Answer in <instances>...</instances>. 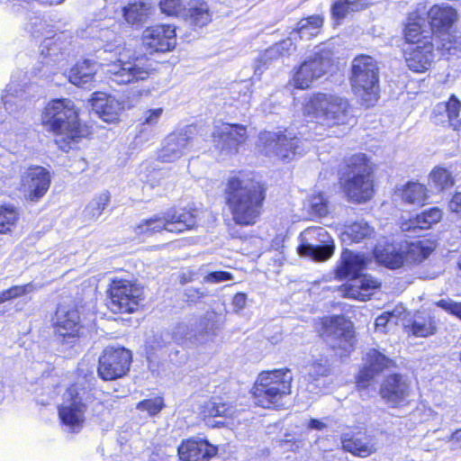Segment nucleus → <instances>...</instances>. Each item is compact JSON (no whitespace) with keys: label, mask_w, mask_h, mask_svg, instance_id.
<instances>
[{"label":"nucleus","mask_w":461,"mask_h":461,"mask_svg":"<svg viewBox=\"0 0 461 461\" xmlns=\"http://www.w3.org/2000/svg\"><path fill=\"white\" fill-rule=\"evenodd\" d=\"M264 199L265 188L259 182L240 176L228 181L227 204L237 224H254L260 215Z\"/></svg>","instance_id":"1"},{"label":"nucleus","mask_w":461,"mask_h":461,"mask_svg":"<svg viewBox=\"0 0 461 461\" xmlns=\"http://www.w3.org/2000/svg\"><path fill=\"white\" fill-rule=\"evenodd\" d=\"M63 400L59 415L63 424L73 432L83 427L86 419L99 417L104 411V405L95 392L79 382L67 389Z\"/></svg>","instance_id":"2"},{"label":"nucleus","mask_w":461,"mask_h":461,"mask_svg":"<svg viewBox=\"0 0 461 461\" xmlns=\"http://www.w3.org/2000/svg\"><path fill=\"white\" fill-rule=\"evenodd\" d=\"M372 165L364 153H357L346 161V168L340 177L343 192L348 199L365 203L373 196Z\"/></svg>","instance_id":"3"},{"label":"nucleus","mask_w":461,"mask_h":461,"mask_svg":"<svg viewBox=\"0 0 461 461\" xmlns=\"http://www.w3.org/2000/svg\"><path fill=\"white\" fill-rule=\"evenodd\" d=\"M122 50L121 44L116 45L114 49L107 45L105 51H113L119 56L114 61L106 65L107 78L116 85L133 86L147 81L154 70L150 59L145 55H133L124 59Z\"/></svg>","instance_id":"4"},{"label":"nucleus","mask_w":461,"mask_h":461,"mask_svg":"<svg viewBox=\"0 0 461 461\" xmlns=\"http://www.w3.org/2000/svg\"><path fill=\"white\" fill-rule=\"evenodd\" d=\"M404 37L407 42L413 45L405 52L408 68L414 72L429 69L435 59V51L438 52L436 41L430 40L431 32L422 31L419 22H409L404 30Z\"/></svg>","instance_id":"5"},{"label":"nucleus","mask_w":461,"mask_h":461,"mask_svg":"<svg viewBox=\"0 0 461 461\" xmlns=\"http://www.w3.org/2000/svg\"><path fill=\"white\" fill-rule=\"evenodd\" d=\"M428 16L429 23L420 17H416L412 22L420 23L422 31L431 32L430 40L436 41L437 50L441 52V56L450 54L454 48L453 35L450 32L458 17L456 10L447 5H436L429 9Z\"/></svg>","instance_id":"6"},{"label":"nucleus","mask_w":461,"mask_h":461,"mask_svg":"<svg viewBox=\"0 0 461 461\" xmlns=\"http://www.w3.org/2000/svg\"><path fill=\"white\" fill-rule=\"evenodd\" d=\"M292 374L288 369L261 373L253 387L256 403L263 408H276L291 393Z\"/></svg>","instance_id":"7"},{"label":"nucleus","mask_w":461,"mask_h":461,"mask_svg":"<svg viewBox=\"0 0 461 461\" xmlns=\"http://www.w3.org/2000/svg\"><path fill=\"white\" fill-rule=\"evenodd\" d=\"M42 122L53 132L64 135L72 140L76 141L81 137L77 111L71 99L50 101L42 113Z\"/></svg>","instance_id":"8"},{"label":"nucleus","mask_w":461,"mask_h":461,"mask_svg":"<svg viewBox=\"0 0 461 461\" xmlns=\"http://www.w3.org/2000/svg\"><path fill=\"white\" fill-rule=\"evenodd\" d=\"M305 111L317 123L327 127L346 124L350 116L347 99L322 93L310 99Z\"/></svg>","instance_id":"9"},{"label":"nucleus","mask_w":461,"mask_h":461,"mask_svg":"<svg viewBox=\"0 0 461 461\" xmlns=\"http://www.w3.org/2000/svg\"><path fill=\"white\" fill-rule=\"evenodd\" d=\"M333 67V52L327 44L316 46L294 76V86L307 89L314 80L329 73Z\"/></svg>","instance_id":"10"},{"label":"nucleus","mask_w":461,"mask_h":461,"mask_svg":"<svg viewBox=\"0 0 461 461\" xmlns=\"http://www.w3.org/2000/svg\"><path fill=\"white\" fill-rule=\"evenodd\" d=\"M379 66L375 59L360 54L351 63L350 83L357 93L363 92L372 103L377 100L379 91Z\"/></svg>","instance_id":"11"},{"label":"nucleus","mask_w":461,"mask_h":461,"mask_svg":"<svg viewBox=\"0 0 461 461\" xmlns=\"http://www.w3.org/2000/svg\"><path fill=\"white\" fill-rule=\"evenodd\" d=\"M258 148L264 155L284 161L291 160L304 151L302 140L287 130L283 132H260Z\"/></svg>","instance_id":"12"},{"label":"nucleus","mask_w":461,"mask_h":461,"mask_svg":"<svg viewBox=\"0 0 461 461\" xmlns=\"http://www.w3.org/2000/svg\"><path fill=\"white\" fill-rule=\"evenodd\" d=\"M196 224V217L185 209L165 212L162 217L154 216L141 221L135 229L137 234L153 235L165 230L168 232L181 233L193 229Z\"/></svg>","instance_id":"13"},{"label":"nucleus","mask_w":461,"mask_h":461,"mask_svg":"<svg viewBox=\"0 0 461 461\" xmlns=\"http://www.w3.org/2000/svg\"><path fill=\"white\" fill-rule=\"evenodd\" d=\"M297 252L315 262H325L335 251L334 240L323 227L313 226L301 232Z\"/></svg>","instance_id":"14"},{"label":"nucleus","mask_w":461,"mask_h":461,"mask_svg":"<svg viewBox=\"0 0 461 461\" xmlns=\"http://www.w3.org/2000/svg\"><path fill=\"white\" fill-rule=\"evenodd\" d=\"M215 312H209L199 321L177 324L173 331L175 343L194 348L204 343L214 327Z\"/></svg>","instance_id":"15"},{"label":"nucleus","mask_w":461,"mask_h":461,"mask_svg":"<svg viewBox=\"0 0 461 461\" xmlns=\"http://www.w3.org/2000/svg\"><path fill=\"white\" fill-rule=\"evenodd\" d=\"M109 292V308L113 312H132L143 300V287L129 280L113 281Z\"/></svg>","instance_id":"16"},{"label":"nucleus","mask_w":461,"mask_h":461,"mask_svg":"<svg viewBox=\"0 0 461 461\" xmlns=\"http://www.w3.org/2000/svg\"><path fill=\"white\" fill-rule=\"evenodd\" d=\"M321 336L330 348L344 352H349L355 342L352 323L343 316L325 318L322 321Z\"/></svg>","instance_id":"17"},{"label":"nucleus","mask_w":461,"mask_h":461,"mask_svg":"<svg viewBox=\"0 0 461 461\" xmlns=\"http://www.w3.org/2000/svg\"><path fill=\"white\" fill-rule=\"evenodd\" d=\"M131 353L124 348L107 347L99 358L98 375L104 381L122 377L130 369Z\"/></svg>","instance_id":"18"},{"label":"nucleus","mask_w":461,"mask_h":461,"mask_svg":"<svg viewBox=\"0 0 461 461\" xmlns=\"http://www.w3.org/2000/svg\"><path fill=\"white\" fill-rule=\"evenodd\" d=\"M54 324L59 342L73 347L77 341L81 327L77 310L72 305L59 304L55 312Z\"/></svg>","instance_id":"19"},{"label":"nucleus","mask_w":461,"mask_h":461,"mask_svg":"<svg viewBox=\"0 0 461 461\" xmlns=\"http://www.w3.org/2000/svg\"><path fill=\"white\" fill-rule=\"evenodd\" d=\"M214 148L221 154H232L247 140V129L241 124L221 123L212 133Z\"/></svg>","instance_id":"20"},{"label":"nucleus","mask_w":461,"mask_h":461,"mask_svg":"<svg viewBox=\"0 0 461 461\" xmlns=\"http://www.w3.org/2000/svg\"><path fill=\"white\" fill-rule=\"evenodd\" d=\"M50 185V172L42 167H31L22 175L21 191L27 200L39 201L47 193Z\"/></svg>","instance_id":"21"},{"label":"nucleus","mask_w":461,"mask_h":461,"mask_svg":"<svg viewBox=\"0 0 461 461\" xmlns=\"http://www.w3.org/2000/svg\"><path fill=\"white\" fill-rule=\"evenodd\" d=\"M411 393L409 379L401 374L387 375L380 386L381 397L392 407H396L407 401Z\"/></svg>","instance_id":"22"},{"label":"nucleus","mask_w":461,"mask_h":461,"mask_svg":"<svg viewBox=\"0 0 461 461\" xmlns=\"http://www.w3.org/2000/svg\"><path fill=\"white\" fill-rule=\"evenodd\" d=\"M142 41L150 52L169 51L176 46V29L164 24L148 27L142 33Z\"/></svg>","instance_id":"23"},{"label":"nucleus","mask_w":461,"mask_h":461,"mask_svg":"<svg viewBox=\"0 0 461 461\" xmlns=\"http://www.w3.org/2000/svg\"><path fill=\"white\" fill-rule=\"evenodd\" d=\"M193 146L194 139L186 133H171L166 138L158 152V159L161 162H173L186 155Z\"/></svg>","instance_id":"24"},{"label":"nucleus","mask_w":461,"mask_h":461,"mask_svg":"<svg viewBox=\"0 0 461 461\" xmlns=\"http://www.w3.org/2000/svg\"><path fill=\"white\" fill-rule=\"evenodd\" d=\"M393 365V361L375 348L370 349L366 356V365L357 376V386L365 388L384 369Z\"/></svg>","instance_id":"25"},{"label":"nucleus","mask_w":461,"mask_h":461,"mask_svg":"<svg viewBox=\"0 0 461 461\" xmlns=\"http://www.w3.org/2000/svg\"><path fill=\"white\" fill-rule=\"evenodd\" d=\"M181 461H208L217 454V448L207 440L187 439L177 447Z\"/></svg>","instance_id":"26"},{"label":"nucleus","mask_w":461,"mask_h":461,"mask_svg":"<svg viewBox=\"0 0 461 461\" xmlns=\"http://www.w3.org/2000/svg\"><path fill=\"white\" fill-rule=\"evenodd\" d=\"M90 103L92 113L106 122L117 121L119 113L123 108L118 100L104 93H95Z\"/></svg>","instance_id":"27"},{"label":"nucleus","mask_w":461,"mask_h":461,"mask_svg":"<svg viewBox=\"0 0 461 461\" xmlns=\"http://www.w3.org/2000/svg\"><path fill=\"white\" fill-rule=\"evenodd\" d=\"M461 103L454 95L447 103H440L433 110L432 120L435 124L448 123L454 130L461 126V117L459 111Z\"/></svg>","instance_id":"28"},{"label":"nucleus","mask_w":461,"mask_h":461,"mask_svg":"<svg viewBox=\"0 0 461 461\" xmlns=\"http://www.w3.org/2000/svg\"><path fill=\"white\" fill-rule=\"evenodd\" d=\"M366 266V259L364 255L355 253L349 249H344L340 261L336 267V276L339 279L351 277V280L359 276Z\"/></svg>","instance_id":"29"},{"label":"nucleus","mask_w":461,"mask_h":461,"mask_svg":"<svg viewBox=\"0 0 461 461\" xmlns=\"http://www.w3.org/2000/svg\"><path fill=\"white\" fill-rule=\"evenodd\" d=\"M375 259L388 268H398L403 265L402 243L384 241L374 249Z\"/></svg>","instance_id":"30"},{"label":"nucleus","mask_w":461,"mask_h":461,"mask_svg":"<svg viewBox=\"0 0 461 461\" xmlns=\"http://www.w3.org/2000/svg\"><path fill=\"white\" fill-rule=\"evenodd\" d=\"M442 211L438 207H432L425 210L414 218L402 222L401 229L402 231L411 232L414 235H420L421 230L429 229L433 224L438 223L442 218Z\"/></svg>","instance_id":"31"},{"label":"nucleus","mask_w":461,"mask_h":461,"mask_svg":"<svg viewBox=\"0 0 461 461\" xmlns=\"http://www.w3.org/2000/svg\"><path fill=\"white\" fill-rule=\"evenodd\" d=\"M380 285L379 282L370 276H357L351 283L345 286L344 295L360 301H366L370 298L372 291Z\"/></svg>","instance_id":"32"},{"label":"nucleus","mask_w":461,"mask_h":461,"mask_svg":"<svg viewBox=\"0 0 461 461\" xmlns=\"http://www.w3.org/2000/svg\"><path fill=\"white\" fill-rule=\"evenodd\" d=\"M329 367L321 363H312L304 369L303 381L306 383L305 390L312 393H319L328 384L327 376Z\"/></svg>","instance_id":"33"},{"label":"nucleus","mask_w":461,"mask_h":461,"mask_svg":"<svg viewBox=\"0 0 461 461\" xmlns=\"http://www.w3.org/2000/svg\"><path fill=\"white\" fill-rule=\"evenodd\" d=\"M175 342L173 331L161 330L158 331L146 339V354L149 360L158 356L164 357L171 346Z\"/></svg>","instance_id":"34"},{"label":"nucleus","mask_w":461,"mask_h":461,"mask_svg":"<svg viewBox=\"0 0 461 461\" xmlns=\"http://www.w3.org/2000/svg\"><path fill=\"white\" fill-rule=\"evenodd\" d=\"M98 69V64L90 59L77 62L68 72L69 82L80 87H88Z\"/></svg>","instance_id":"35"},{"label":"nucleus","mask_w":461,"mask_h":461,"mask_svg":"<svg viewBox=\"0 0 461 461\" xmlns=\"http://www.w3.org/2000/svg\"><path fill=\"white\" fill-rule=\"evenodd\" d=\"M342 449L359 457L369 456L375 451L374 445L367 438H361L349 433L340 437Z\"/></svg>","instance_id":"36"},{"label":"nucleus","mask_w":461,"mask_h":461,"mask_svg":"<svg viewBox=\"0 0 461 461\" xmlns=\"http://www.w3.org/2000/svg\"><path fill=\"white\" fill-rule=\"evenodd\" d=\"M1 98L6 112L10 114L15 113L24 105L25 91L23 86L12 81L7 85Z\"/></svg>","instance_id":"37"},{"label":"nucleus","mask_w":461,"mask_h":461,"mask_svg":"<svg viewBox=\"0 0 461 461\" xmlns=\"http://www.w3.org/2000/svg\"><path fill=\"white\" fill-rule=\"evenodd\" d=\"M323 21V17L319 14L303 18L292 32V36L301 40H310L320 32Z\"/></svg>","instance_id":"38"},{"label":"nucleus","mask_w":461,"mask_h":461,"mask_svg":"<svg viewBox=\"0 0 461 461\" xmlns=\"http://www.w3.org/2000/svg\"><path fill=\"white\" fill-rule=\"evenodd\" d=\"M403 264H418L429 258L432 249L424 241L402 243Z\"/></svg>","instance_id":"39"},{"label":"nucleus","mask_w":461,"mask_h":461,"mask_svg":"<svg viewBox=\"0 0 461 461\" xmlns=\"http://www.w3.org/2000/svg\"><path fill=\"white\" fill-rule=\"evenodd\" d=\"M235 413L236 408L232 404L223 402L219 398H212L204 402L201 411L203 419L215 417L229 419L234 417Z\"/></svg>","instance_id":"40"},{"label":"nucleus","mask_w":461,"mask_h":461,"mask_svg":"<svg viewBox=\"0 0 461 461\" xmlns=\"http://www.w3.org/2000/svg\"><path fill=\"white\" fill-rule=\"evenodd\" d=\"M370 3V0H336L330 8L331 16L334 20L340 21L351 12L363 10Z\"/></svg>","instance_id":"41"},{"label":"nucleus","mask_w":461,"mask_h":461,"mask_svg":"<svg viewBox=\"0 0 461 461\" xmlns=\"http://www.w3.org/2000/svg\"><path fill=\"white\" fill-rule=\"evenodd\" d=\"M186 15L190 23L197 27H203L211 21L208 5L203 0H190Z\"/></svg>","instance_id":"42"},{"label":"nucleus","mask_w":461,"mask_h":461,"mask_svg":"<svg viewBox=\"0 0 461 461\" xmlns=\"http://www.w3.org/2000/svg\"><path fill=\"white\" fill-rule=\"evenodd\" d=\"M150 5L144 0H136L129 3L123 8V16L128 23L137 24L143 23L149 16Z\"/></svg>","instance_id":"43"},{"label":"nucleus","mask_w":461,"mask_h":461,"mask_svg":"<svg viewBox=\"0 0 461 461\" xmlns=\"http://www.w3.org/2000/svg\"><path fill=\"white\" fill-rule=\"evenodd\" d=\"M372 233L373 228L361 220L347 226L341 234V239L344 243H357L370 237Z\"/></svg>","instance_id":"44"},{"label":"nucleus","mask_w":461,"mask_h":461,"mask_svg":"<svg viewBox=\"0 0 461 461\" xmlns=\"http://www.w3.org/2000/svg\"><path fill=\"white\" fill-rule=\"evenodd\" d=\"M402 198L405 203L421 206L428 199L427 188L420 183L410 182L402 190Z\"/></svg>","instance_id":"45"},{"label":"nucleus","mask_w":461,"mask_h":461,"mask_svg":"<svg viewBox=\"0 0 461 461\" xmlns=\"http://www.w3.org/2000/svg\"><path fill=\"white\" fill-rule=\"evenodd\" d=\"M297 38L292 36L291 32L288 38L275 43L273 46L267 49L263 55V59L265 60H268L273 59H278L281 57L290 56L296 50V45L294 43V41Z\"/></svg>","instance_id":"46"},{"label":"nucleus","mask_w":461,"mask_h":461,"mask_svg":"<svg viewBox=\"0 0 461 461\" xmlns=\"http://www.w3.org/2000/svg\"><path fill=\"white\" fill-rule=\"evenodd\" d=\"M454 177L444 167H435L429 174V185L438 191H444L453 186Z\"/></svg>","instance_id":"47"},{"label":"nucleus","mask_w":461,"mask_h":461,"mask_svg":"<svg viewBox=\"0 0 461 461\" xmlns=\"http://www.w3.org/2000/svg\"><path fill=\"white\" fill-rule=\"evenodd\" d=\"M111 199L108 191H104L96 195L86 207L85 213L92 219H97L107 207Z\"/></svg>","instance_id":"48"},{"label":"nucleus","mask_w":461,"mask_h":461,"mask_svg":"<svg viewBox=\"0 0 461 461\" xmlns=\"http://www.w3.org/2000/svg\"><path fill=\"white\" fill-rule=\"evenodd\" d=\"M59 38L46 37L40 45L41 55L43 59H49L50 60L56 62L59 60V56H62V48L60 47Z\"/></svg>","instance_id":"49"},{"label":"nucleus","mask_w":461,"mask_h":461,"mask_svg":"<svg viewBox=\"0 0 461 461\" xmlns=\"http://www.w3.org/2000/svg\"><path fill=\"white\" fill-rule=\"evenodd\" d=\"M18 220V212L14 207L0 206V233L5 234L12 230Z\"/></svg>","instance_id":"50"},{"label":"nucleus","mask_w":461,"mask_h":461,"mask_svg":"<svg viewBox=\"0 0 461 461\" xmlns=\"http://www.w3.org/2000/svg\"><path fill=\"white\" fill-rule=\"evenodd\" d=\"M35 290L36 285L33 283H28L23 285H14L0 293V303L23 296Z\"/></svg>","instance_id":"51"},{"label":"nucleus","mask_w":461,"mask_h":461,"mask_svg":"<svg viewBox=\"0 0 461 461\" xmlns=\"http://www.w3.org/2000/svg\"><path fill=\"white\" fill-rule=\"evenodd\" d=\"M28 23L26 24V30L35 38L43 36L48 32V24L46 21L40 15L33 14L28 17Z\"/></svg>","instance_id":"52"},{"label":"nucleus","mask_w":461,"mask_h":461,"mask_svg":"<svg viewBox=\"0 0 461 461\" xmlns=\"http://www.w3.org/2000/svg\"><path fill=\"white\" fill-rule=\"evenodd\" d=\"M164 408V401L161 397L146 399L137 403L136 409L146 411L149 416L157 415Z\"/></svg>","instance_id":"53"},{"label":"nucleus","mask_w":461,"mask_h":461,"mask_svg":"<svg viewBox=\"0 0 461 461\" xmlns=\"http://www.w3.org/2000/svg\"><path fill=\"white\" fill-rule=\"evenodd\" d=\"M411 331L416 337H427L434 332L430 320L415 318L411 326Z\"/></svg>","instance_id":"54"},{"label":"nucleus","mask_w":461,"mask_h":461,"mask_svg":"<svg viewBox=\"0 0 461 461\" xmlns=\"http://www.w3.org/2000/svg\"><path fill=\"white\" fill-rule=\"evenodd\" d=\"M310 212L318 217L326 216L328 213L327 200L323 195L313 196L310 201Z\"/></svg>","instance_id":"55"},{"label":"nucleus","mask_w":461,"mask_h":461,"mask_svg":"<svg viewBox=\"0 0 461 461\" xmlns=\"http://www.w3.org/2000/svg\"><path fill=\"white\" fill-rule=\"evenodd\" d=\"M159 7L161 12L167 15H177L181 11V3L180 0H161Z\"/></svg>","instance_id":"56"},{"label":"nucleus","mask_w":461,"mask_h":461,"mask_svg":"<svg viewBox=\"0 0 461 461\" xmlns=\"http://www.w3.org/2000/svg\"><path fill=\"white\" fill-rule=\"evenodd\" d=\"M437 305L461 319V303H456L451 299H441L437 303Z\"/></svg>","instance_id":"57"},{"label":"nucleus","mask_w":461,"mask_h":461,"mask_svg":"<svg viewBox=\"0 0 461 461\" xmlns=\"http://www.w3.org/2000/svg\"><path fill=\"white\" fill-rule=\"evenodd\" d=\"M233 279L231 273L227 271H212L203 277L204 283L218 284Z\"/></svg>","instance_id":"58"},{"label":"nucleus","mask_w":461,"mask_h":461,"mask_svg":"<svg viewBox=\"0 0 461 461\" xmlns=\"http://www.w3.org/2000/svg\"><path fill=\"white\" fill-rule=\"evenodd\" d=\"M209 295V293L204 287H187L185 291V296L186 297L188 302L196 303L201 299Z\"/></svg>","instance_id":"59"},{"label":"nucleus","mask_w":461,"mask_h":461,"mask_svg":"<svg viewBox=\"0 0 461 461\" xmlns=\"http://www.w3.org/2000/svg\"><path fill=\"white\" fill-rule=\"evenodd\" d=\"M162 113V108L148 110L143 116V124H147L149 126L157 124Z\"/></svg>","instance_id":"60"},{"label":"nucleus","mask_w":461,"mask_h":461,"mask_svg":"<svg viewBox=\"0 0 461 461\" xmlns=\"http://www.w3.org/2000/svg\"><path fill=\"white\" fill-rule=\"evenodd\" d=\"M393 318H394L393 313L390 312H385L382 313L381 315H379L375 319V322L376 330H381V329L385 328L387 323L390 322Z\"/></svg>","instance_id":"61"},{"label":"nucleus","mask_w":461,"mask_h":461,"mask_svg":"<svg viewBox=\"0 0 461 461\" xmlns=\"http://www.w3.org/2000/svg\"><path fill=\"white\" fill-rule=\"evenodd\" d=\"M247 295L244 293H238L234 295L232 299V306L236 312L244 309L246 306Z\"/></svg>","instance_id":"62"},{"label":"nucleus","mask_w":461,"mask_h":461,"mask_svg":"<svg viewBox=\"0 0 461 461\" xmlns=\"http://www.w3.org/2000/svg\"><path fill=\"white\" fill-rule=\"evenodd\" d=\"M449 208L456 212H461V193H456L449 202Z\"/></svg>","instance_id":"63"},{"label":"nucleus","mask_w":461,"mask_h":461,"mask_svg":"<svg viewBox=\"0 0 461 461\" xmlns=\"http://www.w3.org/2000/svg\"><path fill=\"white\" fill-rule=\"evenodd\" d=\"M308 427L312 429L321 430L326 427V424L317 419H311Z\"/></svg>","instance_id":"64"}]
</instances>
